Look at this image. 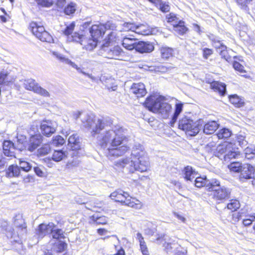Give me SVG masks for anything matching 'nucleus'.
<instances>
[{
	"instance_id": "17",
	"label": "nucleus",
	"mask_w": 255,
	"mask_h": 255,
	"mask_svg": "<svg viewBox=\"0 0 255 255\" xmlns=\"http://www.w3.org/2000/svg\"><path fill=\"white\" fill-rule=\"evenodd\" d=\"M105 32V27L103 24L92 25L90 31L92 37L98 41L100 38L102 37Z\"/></svg>"
},
{
	"instance_id": "44",
	"label": "nucleus",
	"mask_w": 255,
	"mask_h": 255,
	"mask_svg": "<svg viewBox=\"0 0 255 255\" xmlns=\"http://www.w3.org/2000/svg\"><path fill=\"white\" fill-rule=\"evenodd\" d=\"M240 206V204L239 201L237 200H231L230 202L227 205V208L232 211H235L239 209Z\"/></svg>"
},
{
	"instance_id": "37",
	"label": "nucleus",
	"mask_w": 255,
	"mask_h": 255,
	"mask_svg": "<svg viewBox=\"0 0 255 255\" xmlns=\"http://www.w3.org/2000/svg\"><path fill=\"white\" fill-rule=\"evenodd\" d=\"M229 99L230 102L236 107H242L244 104L242 99L236 95L230 96Z\"/></svg>"
},
{
	"instance_id": "21",
	"label": "nucleus",
	"mask_w": 255,
	"mask_h": 255,
	"mask_svg": "<svg viewBox=\"0 0 255 255\" xmlns=\"http://www.w3.org/2000/svg\"><path fill=\"white\" fill-rule=\"evenodd\" d=\"M131 156V158H137L138 160L145 158L147 156L143 146L140 144H135L132 148Z\"/></svg>"
},
{
	"instance_id": "32",
	"label": "nucleus",
	"mask_w": 255,
	"mask_h": 255,
	"mask_svg": "<svg viewBox=\"0 0 255 255\" xmlns=\"http://www.w3.org/2000/svg\"><path fill=\"white\" fill-rule=\"evenodd\" d=\"M211 86L215 91L218 92L221 95L224 96L226 92V85L217 81H214L211 84Z\"/></svg>"
},
{
	"instance_id": "1",
	"label": "nucleus",
	"mask_w": 255,
	"mask_h": 255,
	"mask_svg": "<svg viewBox=\"0 0 255 255\" xmlns=\"http://www.w3.org/2000/svg\"><path fill=\"white\" fill-rule=\"evenodd\" d=\"M82 125L97 139L98 145L110 160L122 156L129 149L126 145L118 147L126 139L125 129L120 125H113L110 119H100L85 113L81 117Z\"/></svg>"
},
{
	"instance_id": "24",
	"label": "nucleus",
	"mask_w": 255,
	"mask_h": 255,
	"mask_svg": "<svg viewBox=\"0 0 255 255\" xmlns=\"http://www.w3.org/2000/svg\"><path fill=\"white\" fill-rule=\"evenodd\" d=\"M65 63L76 69L78 72L82 73L84 75L88 77L93 82H97L98 81L99 79L97 77L93 76L92 74L85 72L83 70L84 68H81V67H79L76 64L72 61L71 60L65 58Z\"/></svg>"
},
{
	"instance_id": "41",
	"label": "nucleus",
	"mask_w": 255,
	"mask_h": 255,
	"mask_svg": "<svg viewBox=\"0 0 255 255\" xmlns=\"http://www.w3.org/2000/svg\"><path fill=\"white\" fill-rule=\"evenodd\" d=\"M228 166L230 169L234 172H240L241 168H242V165L239 162H231Z\"/></svg>"
},
{
	"instance_id": "35",
	"label": "nucleus",
	"mask_w": 255,
	"mask_h": 255,
	"mask_svg": "<svg viewBox=\"0 0 255 255\" xmlns=\"http://www.w3.org/2000/svg\"><path fill=\"white\" fill-rule=\"evenodd\" d=\"M182 109H183V104H182L179 103V104H176L175 110L174 115L172 116L171 121L170 122L171 126L173 127V125L176 122L179 114L182 111Z\"/></svg>"
},
{
	"instance_id": "45",
	"label": "nucleus",
	"mask_w": 255,
	"mask_h": 255,
	"mask_svg": "<svg viewBox=\"0 0 255 255\" xmlns=\"http://www.w3.org/2000/svg\"><path fill=\"white\" fill-rule=\"evenodd\" d=\"M50 151V147L49 144H44L40 148L38 149V155L44 156L47 154Z\"/></svg>"
},
{
	"instance_id": "36",
	"label": "nucleus",
	"mask_w": 255,
	"mask_h": 255,
	"mask_svg": "<svg viewBox=\"0 0 255 255\" xmlns=\"http://www.w3.org/2000/svg\"><path fill=\"white\" fill-rule=\"evenodd\" d=\"M173 50L168 47H162L160 48L161 57L164 59H168L173 55Z\"/></svg>"
},
{
	"instance_id": "18",
	"label": "nucleus",
	"mask_w": 255,
	"mask_h": 255,
	"mask_svg": "<svg viewBox=\"0 0 255 255\" xmlns=\"http://www.w3.org/2000/svg\"><path fill=\"white\" fill-rule=\"evenodd\" d=\"M134 49L140 53H149L154 50V46L148 42L137 41Z\"/></svg>"
},
{
	"instance_id": "8",
	"label": "nucleus",
	"mask_w": 255,
	"mask_h": 255,
	"mask_svg": "<svg viewBox=\"0 0 255 255\" xmlns=\"http://www.w3.org/2000/svg\"><path fill=\"white\" fill-rule=\"evenodd\" d=\"M112 199L116 202H121L129 207L136 209L141 208V202L135 198H132L127 192L119 190L112 193L110 196Z\"/></svg>"
},
{
	"instance_id": "54",
	"label": "nucleus",
	"mask_w": 255,
	"mask_h": 255,
	"mask_svg": "<svg viewBox=\"0 0 255 255\" xmlns=\"http://www.w3.org/2000/svg\"><path fill=\"white\" fill-rule=\"evenodd\" d=\"M158 4L160 9L163 12H167L170 9L169 5L166 2H162V0Z\"/></svg>"
},
{
	"instance_id": "43",
	"label": "nucleus",
	"mask_w": 255,
	"mask_h": 255,
	"mask_svg": "<svg viewBox=\"0 0 255 255\" xmlns=\"http://www.w3.org/2000/svg\"><path fill=\"white\" fill-rule=\"evenodd\" d=\"M174 31L180 35H183L187 30V28L184 25V22L179 23V25L175 26Z\"/></svg>"
},
{
	"instance_id": "31",
	"label": "nucleus",
	"mask_w": 255,
	"mask_h": 255,
	"mask_svg": "<svg viewBox=\"0 0 255 255\" xmlns=\"http://www.w3.org/2000/svg\"><path fill=\"white\" fill-rule=\"evenodd\" d=\"M183 173L184 178L188 181H192L195 178L196 175V172L193 169L192 167L190 166L185 167L183 170Z\"/></svg>"
},
{
	"instance_id": "52",
	"label": "nucleus",
	"mask_w": 255,
	"mask_h": 255,
	"mask_svg": "<svg viewBox=\"0 0 255 255\" xmlns=\"http://www.w3.org/2000/svg\"><path fill=\"white\" fill-rule=\"evenodd\" d=\"M16 220H19V219H15L14 221V225L18 228H20L21 229L22 231L25 232L26 230V226L25 224L23 223V221L22 219L20 218L19 219L20 223H18Z\"/></svg>"
},
{
	"instance_id": "30",
	"label": "nucleus",
	"mask_w": 255,
	"mask_h": 255,
	"mask_svg": "<svg viewBox=\"0 0 255 255\" xmlns=\"http://www.w3.org/2000/svg\"><path fill=\"white\" fill-rule=\"evenodd\" d=\"M240 156V152L236 151L232 147L227 150V152L223 156V159L226 162H232L234 159L238 158Z\"/></svg>"
},
{
	"instance_id": "15",
	"label": "nucleus",
	"mask_w": 255,
	"mask_h": 255,
	"mask_svg": "<svg viewBox=\"0 0 255 255\" xmlns=\"http://www.w3.org/2000/svg\"><path fill=\"white\" fill-rule=\"evenodd\" d=\"M254 173L255 168L252 165L249 164H244L240 171V179L243 181L244 179H251L254 177Z\"/></svg>"
},
{
	"instance_id": "63",
	"label": "nucleus",
	"mask_w": 255,
	"mask_h": 255,
	"mask_svg": "<svg viewBox=\"0 0 255 255\" xmlns=\"http://www.w3.org/2000/svg\"><path fill=\"white\" fill-rule=\"evenodd\" d=\"M167 21L168 22H172L175 20H177V19L178 18L174 13H170V14L167 16Z\"/></svg>"
},
{
	"instance_id": "60",
	"label": "nucleus",
	"mask_w": 255,
	"mask_h": 255,
	"mask_svg": "<svg viewBox=\"0 0 255 255\" xmlns=\"http://www.w3.org/2000/svg\"><path fill=\"white\" fill-rule=\"evenodd\" d=\"M34 171L36 174L41 177H44L45 175V173L43 170L39 167H34Z\"/></svg>"
},
{
	"instance_id": "39",
	"label": "nucleus",
	"mask_w": 255,
	"mask_h": 255,
	"mask_svg": "<svg viewBox=\"0 0 255 255\" xmlns=\"http://www.w3.org/2000/svg\"><path fill=\"white\" fill-rule=\"evenodd\" d=\"M136 25L132 22H125L123 24V27L119 29L120 31H135Z\"/></svg>"
},
{
	"instance_id": "56",
	"label": "nucleus",
	"mask_w": 255,
	"mask_h": 255,
	"mask_svg": "<svg viewBox=\"0 0 255 255\" xmlns=\"http://www.w3.org/2000/svg\"><path fill=\"white\" fill-rule=\"evenodd\" d=\"M140 250L143 255H148V251L145 242H140L139 243Z\"/></svg>"
},
{
	"instance_id": "33",
	"label": "nucleus",
	"mask_w": 255,
	"mask_h": 255,
	"mask_svg": "<svg viewBox=\"0 0 255 255\" xmlns=\"http://www.w3.org/2000/svg\"><path fill=\"white\" fill-rule=\"evenodd\" d=\"M20 170L17 165H10L6 171L8 177H18L20 175Z\"/></svg>"
},
{
	"instance_id": "48",
	"label": "nucleus",
	"mask_w": 255,
	"mask_h": 255,
	"mask_svg": "<svg viewBox=\"0 0 255 255\" xmlns=\"http://www.w3.org/2000/svg\"><path fill=\"white\" fill-rule=\"evenodd\" d=\"M52 144L56 146L62 145L64 144V138L60 135H57L53 138Z\"/></svg>"
},
{
	"instance_id": "10",
	"label": "nucleus",
	"mask_w": 255,
	"mask_h": 255,
	"mask_svg": "<svg viewBox=\"0 0 255 255\" xmlns=\"http://www.w3.org/2000/svg\"><path fill=\"white\" fill-rule=\"evenodd\" d=\"M167 236L165 234H158L156 235L154 242L158 245H162L164 250L168 255H173L178 249H180V245L174 242L167 243Z\"/></svg>"
},
{
	"instance_id": "29",
	"label": "nucleus",
	"mask_w": 255,
	"mask_h": 255,
	"mask_svg": "<svg viewBox=\"0 0 255 255\" xmlns=\"http://www.w3.org/2000/svg\"><path fill=\"white\" fill-rule=\"evenodd\" d=\"M137 40L133 38L125 37L123 40V46L127 49L132 50L134 49Z\"/></svg>"
},
{
	"instance_id": "28",
	"label": "nucleus",
	"mask_w": 255,
	"mask_h": 255,
	"mask_svg": "<svg viewBox=\"0 0 255 255\" xmlns=\"http://www.w3.org/2000/svg\"><path fill=\"white\" fill-rule=\"evenodd\" d=\"M219 124L216 121L209 122L204 126L203 131L206 134H211L217 130Z\"/></svg>"
},
{
	"instance_id": "16",
	"label": "nucleus",
	"mask_w": 255,
	"mask_h": 255,
	"mask_svg": "<svg viewBox=\"0 0 255 255\" xmlns=\"http://www.w3.org/2000/svg\"><path fill=\"white\" fill-rule=\"evenodd\" d=\"M43 136L40 134L31 136L27 143V148L30 151H33L41 143Z\"/></svg>"
},
{
	"instance_id": "53",
	"label": "nucleus",
	"mask_w": 255,
	"mask_h": 255,
	"mask_svg": "<svg viewBox=\"0 0 255 255\" xmlns=\"http://www.w3.org/2000/svg\"><path fill=\"white\" fill-rule=\"evenodd\" d=\"M233 67L236 70L238 71L241 73H246L244 67L238 62H234L233 63Z\"/></svg>"
},
{
	"instance_id": "27",
	"label": "nucleus",
	"mask_w": 255,
	"mask_h": 255,
	"mask_svg": "<svg viewBox=\"0 0 255 255\" xmlns=\"http://www.w3.org/2000/svg\"><path fill=\"white\" fill-rule=\"evenodd\" d=\"M15 148L13 143L9 140H5L3 143V152L5 156H14V150Z\"/></svg>"
},
{
	"instance_id": "6",
	"label": "nucleus",
	"mask_w": 255,
	"mask_h": 255,
	"mask_svg": "<svg viewBox=\"0 0 255 255\" xmlns=\"http://www.w3.org/2000/svg\"><path fill=\"white\" fill-rule=\"evenodd\" d=\"M202 124L203 121L201 120L193 121L190 118L185 116L180 119L178 128L184 131L187 135L195 136L199 132Z\"/></svg>"
},
{
	"instance_id": "20",
	"label": "nucleus",
	"mask_w": 255,
	"mask_h": 255,
	"mask_svg": "<svg viewBox=\"0 0 255 255\" xmlns=\"http://www.w3.org/2000/svg\"><path fill=\"white\" fill-rule=\"evenodd\" d=\"M105 30H112V31L108 34V40L113 41L116 38V33L114 31H119L120 27L113 21H108L105 24Z\"/></svg>"
},
{
	"instance_id": "34",
	"label": "nucleus",
	"mask_w": 255,
	"mask_h": 255,
	"mask_svg": "<svg viewBox=\"0 0 255 255\" xmlns=\"http://www.w3.org/2000/svg\"><path fill=\"white\" fill-rule=\"evenodd\" d=\"M211 183L212 180L209 181L206 178H204L201 177H196L194 181L195 186L198 188L205 186L209 188L210 186H211Z\"/></svg>"
},
{
	"instance_id": "9",
	"label": "nucleus",
	"mask_w": 255,
	"mask_h": 255,
	"mask_svg": "<svg viewBox=\"0 0 255 255\" xmlns=\"http://www.w3.org/2000/svg\"><path fill=\"white\" fill-rule=\"evenodd\" d=\"M110 41L103 44L101 47L100 53L102 56L109 59H120V57L123 55L124 51L119 46H113L110 44Z\"/></svg>"
},
{
	"instance_id": "51",
	"label": "nucleus",
	"mask_w": 255,
	"mask_h": 255,
	"mask_svg": "<svg viewBox=\"0 0 255 255\" xmlns=\"http://www.w3.org/2000/svg\"><path fill=\"white\" fill-rule=\"evenodd\" d=\"M38 4L44 7H50L53 4L52 0H36Z\"/></svg>"
},
{
	"instance_id": "38",
	"label": "nucleus",
	"mask_w": 255,
	"mask_h": 255,
	"mask_svg": "<svg viewBox=\"0 0 255 255\" xmlns=\"http://www.w3.org/2000/svg\"><path fill=\"white\" fill-rule=\"evenodd\" d=\"M93 222L97 225L106 224L107 222V219L105 216H98V215H94L91 217Z\"/></svg>"
},
{
	"instance_id": "49",
	"label": "nucleus",
	"mask_w": 255,
	"mask_h": 255,
	"mask_svg": "<svg viewBox=\"0 0 255 255\" xmlns=\"http://www.w3.org/2000/svg\"><path fill=\"white\" fill-rule=\"evenodd\" d=\"M213 42V45L216 49L217 52L222 48H225V45H224L220 41L215 39L212 40Z\"/></svg>"
},
{
	"instance_id": "4",
	"label": "nucleus",
	"mask_w": 255,
	"mask_h": 255,
	"mask_svg": "<svg viewBox=\"0 0 255 255\" xmlns=\"http://www.w3.org/2000/svg\"><path fill=\"white\" fill-rule=\"evenodd\" d=\"M144 104L149 111L159 114L163 119L168 117L171 110L170 104L161 102L160 98H156L154 96L148 97Z\"/></svg>"
},
{
	"instance_id": "42",
	"label": "nucleus",
	"mask_w": 255,
	"mask_h": 255,
	"mask_svg": "<svg viewBox=\"0 0 255 255\" xmlns=\"http://www.w3.org/2000/svg\"><path fill=\"white\" fill-rule=\"evenodd\" d=\"M76 9V4L75 3L70 2L65 7V14H72L75 12Z\"/></svg>"
},
{
	"instance_id": "62",
	"label": "nucleus",
	"mask_w": 255,
	"mask_h": 255,
	"mask_svg": "<svg viewBox=\"0 0 255 255\" xmlns=\"http://www.w3.org/2000/svg\"><path fill=\"white\" fill-rule=\"evenodd\" d=\"M237 3L241 6V8L246 9L248 2L246 0H236Z\"/></svg>"
},
{
	"instance_id": "25",
	"label": "nucleus",
	"mask_w": 255,
	"mask_h": 255,
	"mask_svg": "<svg viewBox=\"0 0 255 255\" xmlns=\"http://www.w3.org/2000/svg\"><path fill=\"white\" fill-rule=\"evenodd\" d=\"M232 148V144L230 143H224L218 145L216 150L214 151V155L220 159L223 158L224 154L226 153L227 150Z\"/></svg>"
},
{
	"instance_id": "26",
	"label": "nucleus",
	"mask_w": 255,
	"mask_h": 255,
	"mask_svg": "<svg viewBox=\"0 0 255 255\" xmlns=\"http://www.w3.org/2000/svg\"><path fill=\"white\" fill-rule=\"evenodd\" d=\"M15 79L13 75L7 70L0 72V84H8L12 83Z\"/></svg>"
},
{
	"instance_id": "5",
	"label": "nucleus",
	"mask_w": 255,
	"mask_h": 255,
	"mask_svg": "<svg viewBox=\"0 0 255 255\" xmlns=\"http://www.w3.org/2000/svg\"><path fill=\"white\" fill-rule=\"evenodd\" d=\"M115 165L121 168L127 167L131 173L135 170L140 172H146L149 169L150 167L147 156L138 159L137 161H133L128 158H122L117 161Z\"/></svg>"
},
{
	"instance_id": "46",
	"label": "nucleus",
	"mask_w": 255,
	"mask_h": 255,
	"mask_svg": "<svg viewBox=\"0 0 255 255\" xmlns=\"http://www.w3.org/2000/svg\"><path fill=\"white\" fill-rule=\"evenodd\" d=\"M19 168H20L21 169H22L23 171L25 172H28L29 170H31L32 168V166L30 165V164L24 160H21V159L19 160Z\"/></svg>"
},
{
	"instance_id": "2",
	"label": "nucleus",
	"mask_w": 255,
	"mask_h": 255,
	"mask_svg": "<svg viewBox=\"0 0 255 255\" xmlns=\"http://www.w3.org/2000/svg\"><path fill=\"white\" fill-rule=\"evenodd\" d=\"M53 223L41 224L36 230V234L39 237L43 238L47 234H52L53 240L51 244L53 249L56 252L61 253L64 251V231L61 229L54 230Z\"/></svg>"
},
{
	"instance_id": "61",
	"label": "nucleus",
	"mask_w": 255,
	"mask_h": 255,
	"mask_svg": "<svg viewBox=\"0 0 255 255\" xmlns=\"http://www.w3.org/2000/svg\"><path fill=\"white\" fill-rule=\"evenodd\" d=\"M237 141L239 145L241 146H245L247 144V141L244 139V137L242 135H239L237 137Z\"/></svg>"
},
{
	"instance_id": "11",
	"label": "nucleus",
	"mask_w": 255,
	"mask_h": 255,
	"mask_svg": "<svg viewBox=\"0 0 255 255\" xmlns=\"http://www.w3.org/2000/svg\"><path fill=\"white\" fill-rule=\"evenodd\" d=\"M29 29L33 34L41 41L51 42L53 41L52 36L45 31L44 27L38 25L36 22H31L29 24Z\"/></svg>"
},
{
	"instance_id": "7",
	"label": "nucleus",
	"mask_w": 255,
	"mask_h": 255,
	"mask_svg": "<svg viewBox=\"0 0 255 255\" xmlns=\"http://www.w3.org/2000/svg\"><path fill=\"white\" fill-rule=\"evenodd\" d=\"M209 190L211 191L213 198L218 203L228 199L231 195V190L225 186L221 185L217 179H212Z\"/></svg>"
},
{
	"instance_id": "12",
	"label": "nucleus",
	"mask_w": 255,
	"mask_h": 255,
	"mask_svg": "<svg viewBox=\"0 0 255 255\" xmlns=\"http://www.w3.org/2000/svg\"><path fill=\"white\" fill-rule=\"evenodd\" d=\"M24 88L29 91H32L34 93L45 97L50 96L49 93L45 89L43 88L32 79L25 80L23 83Z\"/></svg>"
},
{
	"instance_id": "40",
	"label": "nucleus",
	"mask_w": 255,
	"mask_h": 255,
	"mask_svg": "<svg viewBox=\"0 0 255 255\" xmlns=\"http://www.w3.org/2000/svg\"><path fill=\"white\" fill-rule=\"evenodd\" d=\"M232 132L228 128H224L220 129L218 133L217 136L219 138H227L231 136Z\"/></svg>"
},
{
	"instance_id": "59",
	"label": "nucleus",
	"mask_w": 255,
	"mask_h": 255,
	"mask_svg": "<svg viewBox=\"0 0 255 255\" xmlns=\"http://www.w3.org/2000/svg\"><path fill=\"white\" fill-rule=\"evenodd\" d=\"M213 53V50L209 48H204L203 49V57L205 59H207Z\"/></svg>"
},
{
	"instance_id": "13",
	"label": "nucleus",
	"mask_w": 255,
	"mask_h": 255,
	"mask_svg": "<svg viewBox=\"0 0 255 255\" xmlns=\"http://www.w3.org/2000/svg\"><path fill=\"white\" fill-rule=\"evenodd\" d=\"M75 24L72 22L65 29V35H67V40L69 42L80 41L81 39V34L77 32L73 33Z\"/></svg>"
},
{
	"instance_id": "22",
	"label": "nucleus",
	"mask_w": 255,
	"mask_h": 255,
	"mask_svg": "<svg viewBox=\"0 0 255 255\" xmlns=\"http://www.w3.org/2000/svg\"><path fill=\"white\" fill-rule=\"evenodd\" d=\"M81 39L79 42L81 45H83L84 48L87 50H92L97 46L98 40L92 37V38H87L84 37L83 35H81Z\"/></svg>"
},
{
	"instance_id": "23",
	"label": "nucleus",
	"mask_w": 255,
	"mask_h": 255,
	"mask_svg": "<svg viewBox=\"0 0 255 255\" xmlns=\"http://www.w3.org/2000/svg\"><path fill=\"white\" fill-rule=\"evenodd\" d=\"M130 92L138 98L144 96L146 93V91L144 85L143 83H138L132 84L130 88Z\"/></svg>"
},
{
	"instance_id": "57",
	"label": "nucleus",
	"mask_w": 255,
	"mask_h": 255,
	"mask_svg": "<svg viewBox=\"0 0 255 255\" xmlns=\"http://www.w3.org/2000/svg\"><path fill=\"white\" fill-rule=\"evenodd\" d=\"M56 5L58 11L64 12V0H56Z\"/></svg>"
},
{
	"instance_id": "50",
	"label": "nucleus",
	"mask_w": 255,
	"mask_h": 255,
	"mask_svg": "<svg viewBox=\"0 0 255 255\" xmlns=\"http://www.w3.org/2000/svg\"><path fill=\"white\" fill-rule=\"evenodd\" d=\"M218 52L219 53L221 57L224 58L227 61L230 59V56L228 54V52L227 51V48L226 46H225V48H222L220 50H219Z\"/></svg>"
},
{
	"instance_id": "64",
	"label": "nucleus",
	"mask_w": 255,
	"mask_h": 255,
	"mask_svg": "<svg viewBox=\"0 0 255 255\" xmlns=\"http://www.w3.org/2000/svg\"><path fill=\"white\" fill-rule=\"evenodd\" d=\"M84 113H82L80 111H74L71 114V116L73 118V119L77 120L80 118V116H82V115Z\"/></svg>"
},
{
	"instance_id": "19",
	"label": "nucleus",
	"mask_w": 255,
	"mask_h": 255,
	"mask_svg": "<svg viewBox=\"0 0 255 255\" xmlns=\"http://www.w3.org/2000/svg\"><path fill=\"white\" fill-rule=\"evenodd\" d=\"M156 31V28H150L147 24H140L136 25L134 32L138 34L147 35L155 34Z\"/></svg>"
},
{
	"instance_id": "14",
	"label": "nucleus",
	"mask_w": 255,
	"mask_h": 255,
	"mask_svg": "<svg viewBox=\"0 0 255 255\" xmlns=\"http://www.w3.org/2000/svg\"><path fill=\"white\" fill-rule=\"evenodd\" d=\"M55 126L56 124L51 121H43L40 126L42 133L45 136H50L56 131Z\"/></svg>"
},
{
	"instance_id": "55",
	"label": "nucleus",
	"mask_w": 255,
	"mask_h": 255,
	"mask_svg": "<svg viewBox=\"0 0 255 255\" xmlns=\"http://www.w3.org/2000/svg\"><path fill=\"white\" fill-rule=\"evenodd\" d=\"M51 53L53 57L59 62H63L64 61V57L62 54L57 51H52Z\"/></svg>"
},
{
	"instance_id": "58",
	"label": "nucleus",
	"mask_w": 255,
	"mask_h": 255,
	"mask_svg": "<svg viewBox=\"0 0 255 255\" xmlns=\"http://www.w3.org/2000/svg\"><path fill=\"white\" fill-rule=\"evenodd\" d=\"M255 217L253 216H250L249 218L243 219V224L245 226H248L252 224L253 221L255 220Z\"/></svg>"
},
{
	"instance_id": "47",
	"label": "nucleus",
	"mask_w": 255,
	"mask_h": 255,
	"mask_svg": "<svg viewBox=\"0 0 255 255\" xmlns=\"http://www.w3.org/2000/svg\"><path fill=\"white\" fill-rule=\"evenodd\" d=\"M63 155L64 153L62 150H55L53 154L52 159L56 162L60 161L63 159Z\"/></svg>"
},
{
	"instance_id": "3",
	"label": "nucleus",
	"mask_w": 255,
	"mask_h": 255,
	"mask_svg": "<svg viewBox=\"0 0 255 255\" xmlns=\"http://www.w3.org/2000/svg\"><path fill=\"white\" fill-rule=\"evenodd\" d=\"M68 141V147L71 151L69 154L71 156V159H68L66 166L70 168L78 166L80 163L79 158L81 151V142L78 134L74 133L69 136Z\"/></svg>"
}]
</instances>
